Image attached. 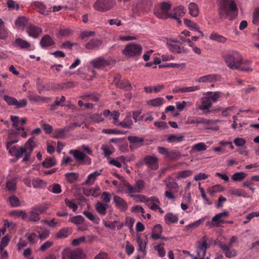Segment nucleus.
Segmentation results:
<instances>
[{"mask_svg":"<svg viewBox=\"0 0 259 259\" xmlns=\"http://www.w3.org/2000/svg\"><path fill=\"white\" fill-rule=\"evenodd\" d=\"M227 66L232 70H240L242 71H251L248 61H244L243 57L238 52L232 51L223 56Z\"/></svg>","mask_w":259,"mask_h":259,"instance_id":"nucleus-1","label":"nucleus"},{"mask_svg":"<svg viewBox=\"0 0 259 259\" xmlns=\"http://www.w3.org/2000/svg\"><path fill=\"white\" fill-rule=\"evenodd\" d=\"M237 7L234 1L222 0L218 8L219 16L220 19L229 18L233 20L237 15Z\"/></svg>","mask_w":259,"mask_h":259,"instance_id":"nucleus-2","label":"nucleus"},{"mask_svg":"<svg viewBox=\"0 0 259 259\" xmlns=\"http://www.w3.org/2000/svg\"><path fill=\"white\" fill-rule=\"evenodd\" d=\"M142 50V47L140 45L131 42L125 46L122 53L127 58H135L141 55Z\"/></svg>","mask_w":259,"mask_h":259,"instance_id":"nucleus-3","label":"nucleus"},{"mask_svg":"<svg viewBox=\"0 0 259 259\" xmlns=\"http://www.w3.org/2000/svg\"><path fill=\"white\" fill-rule=\"evenodd\" d=\"M171 7L170 3L162 2L161 4L160 9H154L153 10L154 14L159 18L164 20L166 19L172 15L168 13Z\"/></svg>","mask_w":259,"mask_h":259,"instance_id":"nucleus-4","label":"nucleus"},{"mask_svg":"<svg viewBox=\"0 0 259 259\" xmlns=\"http://www.w3.org/2000/svg\"><path fill=\"white\" fill-rule=\"evenodd\" d=\"M115 4L114 0H97L93 8L98 11L104 12L113 8Z\"/></svg>","mask_w":259,"mask_h":259,"instance_id":"nucleus-5","label":"nucleus"},{"mask_svg":"<svg viewBox=\"0 0 259 259\" xmlns=\"http://www.w3.org/2000/svg\"><path fill=\"white\" fill-rule=\"evenodd\" d=\"M4 100L9 106H15L16 108H23L27 106V101L24 99L18 101L15 98L8 95L4 96Z\"/></svg>","mask_w":259,"mask_h":259,"instance_id":"nucleus-6","label":"nucleus"},{"mask_svg":"<svg viewBox=\"0 0 259 259\" xmlns=\"http://www.w3.org/2000/svg\"><path fill=\"white\" fill-rule=\"evenodd\" d=\"M166 186L168 190L165 192V196L168 199L174 200L175 197L172 192L178 191L179 188L178 184L174 181L169 182L166 184Z\"/></svg>","mask_w":259,"mask_h":259,"instance_id":"nucleus-7","label":"nucleus"},{"mask_svg":"<svg viewBox=\"0 0 259 259\" xmlns=\"http://www.w3.org/2000/svg\"><path fill=\"white\" fill-rule=\"evenodd\" d=\"M72 153L74 158L77 161H82L84 164L90 165L91 163V159L87 156L82 152L78 150H71L70 152Z\"/></svg>","mask_w":259,"mask_h":259,"instance_id":"nucleus-8","label":"nucleus"},{"mask_svg":"<svg viewBox=\"0 0 259 259\" xmlns=\"http://www.w3.org/2000/svg\"><path fill=\"white\" fill-rule=\"evenodd\" d=\"M145 164L152 170H156L159 167L158 158L155 156L146 155L145 156Z\"/></svg>","mask_w":259,"mask_h":259,"instance_id":"nucleus-9","label":"nucleus"},{"mask_svg":"<svg viewBox=\"0 0 259 259\" xmlns=\"http://www.w3.org/2000/svg\"><path fill=\"white\" fill-rule=\"evenodd\" d=\"M229 214V213L227 210H224L222 212L218 213L215 214L212 218V221L214 223H212L210 224V226L211 227L212 226H216L219 227L220 224L221 223H224L225 222L222 220L221 219L222 218H226L227 217Z\"/></svg>","mask_w":259,"mask_h":259,"instance_id":"nucleus-10","label":"nucleus"},{"mask_svg":"<svg viewBox=\"0 0 259 259\" xmlns=\"http://www.w3.org/2000/svg\"><path fill=\"white\" fill-rule=\"evenodd\" d=\"M219 246L222 249L223 251L225 253V256L228 258H231L236 255L237 252L235 249L231 250V245H227L220 242L218 244Z\"/></svg>","mask_w":259,"mask_h":259,"instance_id":"nucleus-11","label":"nucleus"},{"mask_svg":"<svg viewBox=\"0 0 259 259\" xmlns=\"http://www.w3.org/2000/svg\"><path fill=\"white\" fill-rule=\"evenodd\" d=\"M116 77H115L114 82L116 86L119 89H122L125 91H130L132 90L133 88L130 81L126 79H123L121 80L116 81Z\"/></svg>","mask_w":259,"mask_h":259,"instance_id":"nucleus-12","label":"nucleus"},{"mask_svg":"<svg viewBox=\"0 0 259 259\" xmlns=\"http://www.w3.org/2000/svg\"><path fill=\"white\" fill-rule=\"evenodd\" d=\"M113 201L116 206L121 211H125L128 208L126 202L120 197L117 195H114L113 197Z\"/></svg>","mask_w":259,"mask_h":259,"instance_id":"nucleus-13","label":"nucleus"},{"mask_svg":"<svg viewBox=\"0 0 259 259\" xmlns=\"http://www.w3.org/2000/svg\"><path fill=\"white\" fill-rule=\"evenodd\" d=\"M26 32L30 36L33 38H37L41 33L42 30L38 27L33 25H30L27 27Z\"/></svg>","mask_w":259,"mask_h":259,"instance_id":"nucleus-14","label":"nucleus"},{"mask_svg":"<svg viewBox=\"0 0 259 259\" xmlns=\"http://www.w3.org/2000/svg\"><path fill=\"white\" fill-rule=\"evenodd\" d=\"M133 124V121L132 119V115L131 112H127L124 119L121 122L117 123V125H120L121 127L130 129L132 128Z\"/></svg>","mask_w":259,"mask_h":259,"instance_id":"nucleus-15","label":"nucleus"},{"mask_svg":"<svg viewBox=\"0 0 259 259\" xmlns=\"http://www.w3.org/2000/svg\"><path fill=\"white\" fill-rule=\"evenodd\" d=\"M221 78L220 75L218 74H208L207 75L203 76L198 78L197 81L199 82H211L214 81L219 80Z\"/></svg>","mask_w":259,"mask_h":259,"instance_id":"nucleus-16","label":"nucleus"},{"mask_svg":"<svg viewBox=\"0 0 259 259\" xmlns=\"http://www.w3.org/2000/svg\"><path fill=\"white\" fill-rule=\"evenodd\" d=\"M28 98L30 101L35 102H48L50 100L49 98L38 96L32 92H28Z\"/></svg>","mask_w":259,"mask_h":259,"instance_id":"nucleus-17","label":"nucleus"},{"mask_svg":"<svg viewBox=\"0 0 259 259\" xmlns=\"http://www.w3.org/2000/svg\"><path fill=\"white\" fill-rule=\"evenodd\" d=\"M218 121V120L202 118L200 120V123L206 125L205 129H211L214 131H218L219 129V126H214Z\"/></svg>","mask_w":259,"mask_h":259,"instance_id":"nucleus-18","label":"nucleus"},{"mask_svg":"<svg viewBox=\"0 0 259 259\" xmlns=\"http://www.w3.org/2000/svg\"><path fill=\"white\" fill-rule=\"evenodd\" d=\"M55 44L54 39L48 34L45 35L40 41V45L42 48H47Z\"/></svg>","mask_w":259,"mask_h":259,"instance_id":"nucleus-19","label":"nucleus"},{"mask_svg":"<svg viewBox=\"0 0 259 259\" xmlns=\"http://www.w3.org/2000/svg\"><path fill=\"white\" fill-rule=\"evenodd\" d=\"M69 257L70 259H85V255L82 249L77 248L70 252Z\"/></svg>","mask_w":259,"mask_h":259,"instance_id":"nucleus-20","label":"nucleus"},{"mask_svg":"<svg viewBox=\"0 0 259 259\" xmlns=\"http://www.w3.org/2000/svg\"><path fill=\"white\" fill-rule=\"evenodd\" d=\"M103 43V41L99 39H92L88 42L85 47L89 50H95L98 48Z\"/></svg>","mask_w":259,"mask_h":259,"instance_id":"nucleus-21","label":"nucleus"},{"mask_svg":"<svg viewBox=\"0 0 259 259\" xmlns=\"http://www.w3.org/2000/svg\"><path fill=\"white\" fill-rule=\"evenodd\" d=\"M202 239L203 242L198 245L197 248V252L198 256H200V253H202V256H204L206 250L209 246L206 242V237L205 236H203Z\"/></svg>","mask_w":259,"mask_h":259,"instance_id":"nucleus-22","label":"nucleus"},{"mask_svg":"<svg viewBox=\"0 0 259 259\" xmlns=\"http://www.w3.org/2000/svg\"><path fill=\"white\" fill-rule=\"evenodd\" d=\"M91 64L93 67L100 69L108 65L109 63L106 60L99 58L92 61Z\"/></svg>","mask_w":259,"mask_h":259,"instance_id":"nucleus-23","label":"nucleus"},{"mask_svg":"<svg viewBox=\"0 0 259 259\" xmlns=\"http://www.w3.org/2000/svg\"><path fill=\"white\" fill-rule=\"evenodd\" d=\"M127 139L131 144H136L137 147H140L145 144L144 143V139L134 136H130L127 137Z\"/></svg>","mask_w":259,"mask_h":259,"instance_id":"nucleus-24","label":"nucleus"},{"mask_svg":"<svg viewBox=\"0 0 259 259\" xmlns=\"http://www.w3.org/2000/svg\"><path fill=\"white\" fill-rule=\"evenodd\" d=\"M40 220L39 213L32 210L31 208V211L26 213V218L25 221L28 222H37Z\"/></svg>","mask_w":259,"mask_h":259,"instance_id":"nucleus-25","label":"nucleus"},{"mask_svg":"<svg viewBox=\"0 0 259 259\" xmlns=\"http://www.w3.org/2000/svg\"><path fill=\"white\" fill-rule=\"evenodd\" d=\"M162 232V226L160 224H157L154 226L152 229L151 237L154 240H157L161 237L160 234Z\"/></svg>","mask_w":259,"mask_h":259,"instance_id":"nucleus-26","label":"nucleus"},{"mask_svg":"<svg viewBox=\"0 0 259 259\" xmlns=\"http://www.w3.org/2000/svg\"><path fill=\"white\" fill-rule=\"evenodd\" d=\"M101 173L96 171L91 174L88 177L86 181L82 184V185H92L95 183L98 176H100Z\"/></svg>","mask_w":259,"mask_h":259,"instance_id":"nucleus-27","label":"nucleus"},{"mask_svg":"<svg viewBox=\"0 0 259 259\" xmlns=\"http://www.w3.org/2000/svg\"><path fill=\"white\" fill-rule=\"evenodd\" d=\"M163 99L161 97H158L147 101V104L149 106L157 107L161 106L163 104Z\"/></svg>","mask_w":259,"mask_h":259,"instance_id":"nucleus-28","label":"nucleus"},{"mask_svg":"<svg viewBox=\"0 0 259 259\" xmlns=\"http://www.w3.org/2000/svg\"><path fill=\"white\" fill-rule=\"evenodd\" d=\"M108 205L107 204H103L101 202L96 203L95 208L97 211L101 215H105L106 213Z\"/></svg>","mask_w":259,"mask_h":259,"instance_id":"nucleus-29","label":"nucleus"},{"mask_svg":"<svg viewBox=\"0 0 259 259\" xmlns=\"http://www.w3.org/2000/svg\"><path fill=\"white\" fill-rule=\"evenodd\" d=\"M57 161L55 158L49 157L46 158L42 162V166L46 168H50L56 164Z\"/></svg>","mask_w":259,"mask_h":259,"instance_id":"nucleus-30","label":"nucleus"},{"mask_svg":"<svg viewBox=\"0 0 259 259\" xmlns=\"http://www.w3.org/2000/svg\"><path fill=\"white\" fill-rule=\"evenodd\" d=\"M15 45L22 49H28L30 47V44L26 40L18 38L15 41Z\"/></svg>","mask_w":259,"mask_h":259,"instance_id":"nucleus-31","label":"nucleus"},{"mask_svg":"<svg viewBox=\"0 0 259 259\" xmlns=\"http://www.w3.org/2000/svg\"><path fill=\"white\" fill-rule=\"evenodd\" d=\"M32 184L34 188L39 189H44L47 185L46 182L39 178L33 179Z\"/></svg>","mask_w":259,"mask_h":259,"instance_id":"nucleus-32","label":"nucleus"},{"mask_svg":"<svg viewBox=\"0 0 259 259\" xmlns=\"http://www.w3.org/2000/svg\"><path fill=\"white\" fill-rule=\"evenodd\" d=\"M17 179L13 178L7 180L6 182V188L9 191H15L16 189Z\"/></svg>","mask_w":259,"mask_h":259,"instance_id":"nucleus-33","label":"nucleus"},{"mask_svg":"<svg viewBox=\"0 0 259 259\" xmlns=\"http://www.w3.org/2000/svg\"><path fill=\"white\" fill-rule=\"evenodd\" d=\"M189 14L193 17H197L199 14V9L197 4L191 3L189 5Z\"/></svg>","mask_w":259,"mask_h":259,"instance_id":"nucleus-34","label":"nucleus"},{"mask_svg":"<svg viewBox=\"0 0 259 259\" xmlns=\"http://www.w3.org/2000/svg\"><path fill=\"white\" fill-rule=\"evenodd\" d=\"M178 221V217L177 215L172 213H168L165 216V222L167 224L175 223Z\"/></svg>","mask_w":259,"mask_h":259,"instance_id":"nucleus-35","label":"nucleus"},{"mask_svg":"<svg viewBox=\"0 0 259 259\" xmlns=\"http://www.w3.org/2000/svg\"><path fill=\"white\" fill-rule=\"evenodd\" d=\"M35 6L38 9L39 12L42 15H48L49 12H52L51 8L47 10L46 7L40 3H35Z\"/></svg>","mask_w":259,"mask_h":259,"instance_id":"nucleus-36","label":"nucleus"},{"mask_svg":"<svg viewBox=\"0 0 259 259\" xmlns=\"http://www.w3.org/2000/svg\"><path fill=\"white\" fill-rule=\"evenodd\" d=\"M123 186L127 188V192L129 193L141 192V190H139L135 185L132 186L126 180L123 181Z\"/></svg>","mask_w":259,"mask_h":259,"instance_id":"nucleus-37","label":"nucleus"},{"mask_svg":"<svg viewBox=\"0 0 259 259\" xmlns=\"http://www.w3.org/2000/svg\"><path fill=\"white\" fill-rule=\"evenodd\" d=\"M65 178L70 183H73L78 178V174L76 172H68L65 174Z\"/></svg>","mask_w":259,"mask_h":259,"instance_id":"nucleus-38","label":"nucleus"},{"mask_svg":"<svg viewBox=\"0 0 259 259\" xmlns=\"http://www.w3.org/2000/svg\"><path fill=\"white\" fill-rule=\"evenodd\" d=\"M67 132L65 131L64 127L63 128H58L54 131L53 133V138L55 139H62L63 138Z\"/></svg>","mask_w":259,"mask_h":259,"instance_id":"nucleus-39","label":"nucleus"},{"mask_svg":"<svg viewBox=\"0 0 259 259\" xmlns=\"http://www.w3.org/2000/svg\"><path fill=\"white\" fill-rule=\"evenodd\" d=\"M71 233V229L68 228L61 229L57 234V237L64 238L67 237Z\"/></svg>","mask_w":259,"mask_h":259,"instance_id":"nucleus-40","label":"nucleus"},{"mask_svg":"<svg viewBox=\"0 0 259 259\" xmlns=\"http://www.w3.org/2000/svg\"><path fill=\"white\" fill-rule=\"evenodd\" d=\"M209 38L210 39L217 41L221 43H225L227 40L226 37L216 33H212L210 34Z\"/></svg>","mask_w":259,"mask_h":259,"instance_id":"nucleus-41","label":"nucleus"},{"mask_svg":"<svg viewBox=\"0 0 259 259\" xmlns=\"http://www.w3.org/2000/svg\"><path fill=\"white\" fill-rule=\"evenodd\" d=\"M7 29L4 25V21L0 19V39H5L8 36Z\"/></svg>","mask_w":259,"mask_h":259,"instance_id":"nucleus-42","label":"nucleus"},{"mask_svg":"<svg viewBox=\"0 0 259 259\" xmlns=\"http://www.w3.org/2000/svg\"><path fill=\"white\" fill-rule=\"evenodd\" d=\"M32 208V210H34L35 211L38 212L39 215L40 214L44 213L48 208V207L46 204H39L35 205Z\"/></svg>","mask_w":259,"mask_h":259,"instance_id":"nucleus-43","label":"nucleus"},{"mask_svg":"<svg viewBox=\"0 0 259 259\" xmlns=\"http://www.w3.org/2000/svg\"><path fill=\"white\" fill-rule=\"evenodd\" d=\"M247 174L243 172L235 173L232 176V179L235 182H240L245 179Z\"/></svg>","mask_w":259,"mask_h":259,"instance_id":"nucleus-44","label":"nucleus"},{"mask_svg":"<svg viewBox=\"0 0 259 259\" xmlns=\"http://www.w3.org/2000/svg\"><path fill=\"white\" fill-rule=\"evenodd\" d=\"M69 221L76 225H80L84 223L85 220L81 215H78L70 218Z\"/></svg>","mask_w":259,"mask_h":259,"instance_id":"nucleus-45","label":"nucleus"},{"mask_svg":"<svg viewBox=\"0 0 259 259\" xmlns=\"http://www.w3.org/2000/svg\"><path fill=\"white\" fill-rule=\"evenodd\" d=\"M184 138V136L180 135V136H176L174 135H169L167 138V141L168 143H173V142H180L182 141Z\"/></svg>","mask_w":259,"mask_h":259,"instance_id":"nucleus-46","label":"nucleus"},{"mask_svg":"<svg viewBox=\"0 0 259 259\" xmlns=\"http://www.w3.org/2000/svg\"><path fill=\"white\" fill-rule=\"evenodd\" d=\"M184 23L187 27L191 28L192 30L199 31V27L197 24L196 23L192 22L190 20L184 19Z\"/></svg>","mask_w":259,"mask_h":259,"instance_id":"nucleus-47","label":"nucleus"},{"mask_svg":"<svg viewBox=\"0 0 259 259\" xmlns=\"http://www.w3.org/2000/svg\"><path fill=\"white\" fill-rule=\"evenodd\" d=\"M102 132L106 134L123 135L127 133L126 131H119L115 129H103Z\"/></svg>","mask_w":259,"mask_h":259,"instance_id":"nucleus-48","label":"nucleus"},{"mask_svg":"<svg viewBox=\"0 0 259 259\" xmlns=\"http://www.w3.org/2000/svg\"><path fill=\"white\" fill-rule=\"evenodd\" d=\"M229 193L231 195H234L237 197H245L246 193H243V191L237 189H232L229 191Z\"/></svg>","mask_w":259,"mask_h":259,"instance_id":"nucleus-49","label":"nucleus"},{"mask_svg":"<svg viewBox=\"0 0 259 259\" xmlns=\"http://www.w3.org/2000/svg\"><path fill=\"white\" fill-rule=\"evenodd\" d=\"M209 96L208 99H211L213 102H217L218 100L220 98L221 92L217 91L214 92L208 93Z\"/></svg>","mask_w":259,"mask_h":259,"instance_id":"nucleus-50","label":"nucleus"},{"mask_svg":"<svg viewBox=\"0 0 259 259\" xmlns=\"http://www.w3.org/2000/svg\"><path fill=\"white\" fill-rule=\"evenodd\" d=\"M131 196L134 198L137 202H145L148 200V198L144 195H131Z\"/></svg>","mask_w":259,"mask_h":259,"instance_id":"nucleus-51","label":"nucleus"},{"mask_svg":"<svg viewBox=\"0 0 259 259\" xmlns=\"http://www.w3.org/2000/svg\"><path fill=\"white\" fill-rule=\"evenodd\" d=\"M182 157L181 154L177 151H172L169 152L167 157L169 158L171 160H177L180 159Z\"/></svg>","mask_w":259,"mask_h":259,"instance_id":"nucleus-52","label":"nucleus"},{"mask_svg":"<svg viewBox=\"0 0 259 259\" xmlns=\"http://www.w3.org/2000/svg\"><path fill=\"white\" fill-rule=\"evenodd\" d=\"M185 66V64H177V63H165L159 65V68H165V67H171L178 68L180 67H184Z\"/></svg>","mask_w":259,"mask_h":259,"instance_id":"nucleus-53","label":"nucleus"},{"mask_svg":"<svg viewBox=\"0 0 259 259\" xmlns=\"http://www.w3.org/2000/svg\"><path fill=\"white\" fill-rule=\"evenodd\" d=\"M204 221V218H202L193 223L189 224L186 227L187 230H191L196 228L198 227L200 224L203 222Z\"/></svg>","mask_w":259,"mask_h":259,"instance_id":"nucleus-54","label":"nucleus"},{"mask_svg":"<svg viewBox=\"0 0 259 259\" xmlns=\"http://www.w3.org/2000/svg\"><path fill=\"white\" fill-rule=\"evenodd\" d=\"M11 215L17 216L18 217H21L23 220H25L26 218V213L24 210H14L11 212Z\"/></svg>","mask_w":259,"mask_h":259,"instance_id":"nucleus-55","label":"nucleus"},{"mask_svg":"<svg viewBox=\"0 0 259 259\" xmlns=\"http://www.w3.org/2000/svg\"><path fill=\"white\" fill-rule=\"evenodd\" d=\"M9 199L10 204L12 206L17 207L20 205L19 199L17 197L13 195L10 196Z\"/></svg>","mask_w":259,"mask_h":259,"instance_id":"nucleus-56","label":"nucleus"},{"mask_svg":"<svg viewBox=\"0 0 259 259\" xmlns=\"http://www.w3.org/2000/svg\"><path fill=\"white\" fill-rule=\"evenodd\" d=\"M83 214L91 221H93L97 224L98 223V221H99V218L98 217L96 218L91 212L89 211H84L83 212Z\"/></svg>","mask_w":259,"mask_h":259,"instance_id":"nucleus-57","label":"nucleus"},{"mask_svg":"<svg viewBox=\"0 0 259 259\" xmlns=\"http://www.w3.org/2000/svg\"><path fill=\"white\" fill-rule=\"evenodd\" d=\"M192 148L198 152L203 151L206 149V146L204 143H198L195 144Z\"/></svg>","mask_w":259,"mask_h":259,"instance_id":"nucleus-58","label":"nucleus"},{"mask_svg":"<svg viewBox=\"0 0 259 259\" xmlns=\"http://www.w3.org/2000/svg\"><path fill=\"white\" fill-rule=\"evenodd\" d=\"M16 134L17 133L16 132L14 134H11L9 135L8 139L9 141L7 142V148H9V147H11L14 144H15L18 142V140L17 139H13V136Z\"/></svg>","mask_w":259,"mask_h":259,"instance_id":"nucleus-59","label":"nucleus"},{"mask_svg":"<svg viewBox=\"0 0 259 259\" xmlns=\"http://www.w3.org/2000/svg\"><path fill=\"white\" fill-rule=\"evenodd\" d=\"M27 23V19L25 17H19L15 21V24L19 28H23Z\"/></svg>","mask_w":259,"mask_h":259,"instance_id":"nucleus-60","label":"nucleus"},{"mask_svg":"<svg viewBox=\"0 0 259 259\" xmlns=\"http://www.w3.org/2000/svg\"><path fill=\"white\" fill-rule=\"evenodd\" d=\"M174 11L175 13L178 12L177 16H179V17H183L186 13L184 7L182 5H180L179 6L175 8L174 9Z\"/></svg>","mask_w":259,"mask_h":259,"instance_id":"nucleus-61","label":"nucleus"},{"mask_svg":"<svg viewBox=\"0 0 259 259\" xmlns=\"http://www.w3.org/2000/svg\"><path fill=\"white\" fill-rule=\"evenodd\" d=\"M211 102L207 99L206 100H203L202 105L199 106V109L201 110L208 109L211 106Z\"/></svg>","mask_w":259,"mask_h":259,"instance_id":"nucleus-62","label":"nucleus"},{"mask_svg":"<svg viewBox=\"0 0 259 259\" xmlns=\"http://www.w3.org/2000/svg\"><path fill=\"white\" fill-rule=\"evenodd\" d=\"M65 202L66 205L70 208H72L73 211H75L77 209V205L73 203L72 201L66 198L65 199Z\"/></svg>","mask_w":259,"mask_h":259,"instance_id":"nucleus-63","label":"nucleus"},{"mask_svg":"<svg viewBox=\"0 0 259 259\" xmlns=\"http://www.w3.org/2000/svg\"><path fill=\"white\" fill-rule=\"evenodd\" d=\"M53 245V242L47 241L42 244L39 247V250L41 251H45Z\"/></svg>","mask_w":259,"mask_h":259,"instance_id":"nucleus-64","label":"nucleus"}]
</instances>
